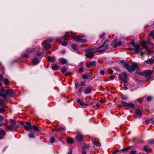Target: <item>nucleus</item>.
Returning <instances> with one entry per match:
<instances>
[{"instance_id":"1","label":"nucleus","mask_w":154,"mask_h":154,"mask_svg":"<svg viewBox=\"0 0 154 154\" xmlns=\"http://www.w3.org/2000/svg\"><path fill=\"white\" fill-rule=\"evenodd\" d=\"M14 94V91L12 89H4L2 87L0 90V96L5 99H7L8 96L13 97Z\"/></svg>"},{"instance_id":"2","label":"nucleus","mask_w":154,"mask_h":154,"mask_svg":"<svg viewBox=\"0 0 154 154\" xmlns=\"http://www.w3.org/2000/svg\"><path fill=\"white\" fill-rule=\"evenodd\" d=\"M139 74L140 75H143L146 78H147V80L148 81L152 78L154 72L152 70H146L143 72H140Z\"/></svg>"},{"instance_id":"3","label":"nucleus","mask_w":154,"mask_h":154,"mask_svg":"<svg viewBox=\"0 0 154 154\" xmlns=\"http://www.w3.org/2000/svg\"><path fill=\"white\" fill-rule=\"evenodd\" d=\"M86 85L85 81H81L80 82L79 84V82H75V88L77 89L79 88L78 89V92L80 95H81L82 92L83 91V87Z\"/></svg>"},{"instance_id":"4","label":"nucleus","mask_w":154,"mask_h":154,"mask_svg":"<svg viewBox=\"0 0 154 154\" xmlns=\"http://www.w3.org/2000/svg\"><path fill=\"white\" fill-rule=\"evenodd\" d=\"M108 40H106L100 46L97 48V51L99 53H102L104 52L107 50L108 45L106 44L108 42Z\"/></svg>"},{"instance_id":"5","label":"nucleus","mask_w":154,"mask_h":154,"mask_svg":"<svg viewBox=\"0 0 154 154\" xmlns=\"http://www.w3.org/2000/svg\"><path fill=\"white\" fill-rule=\"evenodd\" d=\"M95 53L93 49H88L86 51L85 55L87 57L92 59L94 57Z\"/></svg>"},{"instance_id":"6","label":"nucleus","mask_w":154,"mask_h":154,"mask_svg":"<svg viewBox=\"0 0 154 154\" xmlns=\"http://www.w3.org/2000/svg\"><path fill=\"white\" fill-rule=\"evenodd\" d=\"M19 127V125H10L7 126L5 128L7 131H16L17 129Z\"/></svg>"},{"instance_id":"7","label":"nucleus","mask_w":154,"mask_h":154,"mask_svg":"<svg viewBox=\"0 0 154 154\" xmlns=\"http://www.w3.org/2000/svg\"><path fill=\"white\" fill-rule=\"evenodd\" d=\"M128 77V74L126 72H122L119 75V78L120 79L124 81L125 83L126 82V79Z\"/></svg>"},{"instance_id":"8","label":"nucleus","mask_w":154,"mask_h":154,"mask_svg":"<svg viewBox=\"0 0 154 154\" xmlns=\"http://www.w3.org/2000/svg\"><path fill=\"white\" fill-rule=\"evenodd\" d=\"M93 88L91 86L88 85L84 89V92L85 94H89L92 92Z\"/></svg>"},{"instance_id":"9","label":"nucleus","mask_w":154,"mask_h":154,"mask_svg":"<svg viewBox=\"0 0 154 154\" xmlns=\"http://www.w3.org/2000/svg\"><path fill=\"white\" fill-rule=\"evenodd\" d=\"M64 36L62 38H59L60 41L58 42H60L62 45L63 46H66L68 44V42L67 39L64 38Z\"/></svg>"},{"instance_id":"10","label":"nucleus","mask_w":154,"mask_h":154,"mask_svg":"<svg viewBox=\"0 0 154 154\" xmlns=\"http://www.w3.org/2000/svg\"><path fill=\"white\" fill-rule=\"evenodd\" d=\"M64 38L67 39L68 40L70 38H74L73 34L69 32H66L64 36Z\"/></svg>"},{"instance_id":"11","label":"nucleus","mask_w":154,"mask_h":154,"mask_svg":"<svg viewBox=\"0 0 154 154\" xmlns=\"http://www.w3.org/2000/svg\"><path fill=\"white\" fill-rule=\"evenodd\" d=\"M83 37L81 35L75 37V39L77 42H86L87 40L85 39L82 38Z\"/></svg>"},{"instance_id":"12","label":"nucleus","mask_w":154,"mask_h":154,"mask_svg":"<svg viewBox=\"0 0 154 154\" xmlns=\"http://www.w3.org/2000/svg\"><path fill=\"white\" fill-rule=\"evenodd\" d=\"M121 63L122 64H123V67L125 68L129 72H130L131 71L130 68V65L129 63V62H127L126 63H125L124 62V60H121Z\"/></svg>"},{"instance_id":"13","label":"nucleus","mask_w":154,"mask_h":154,"mask_svg":"<svg viewBox=\"0 0 154 154\" xmlns=\"http://www.w3.org/2000/svg\"><path fill=\"white\" fill-rule=\"evenodd\" d=\"M26 125H23L24 129L26 131L31 129L32 128L31 124L30 122H26Z\"/></svg>"},{"instance_id":"14","label":"nucleus","mask_w":154,"mask_h":154,"mask_svg":"<svg viewBox=\"0 0 154 154\" xmlns=\"http://www.w3.org/2000/svg\"><path fill=\"white\" fill-rule=\"evenodd\" d=\"M122 105L124 107H128L131 108H133L134 107V105L131 103H128L126 102L123 101L122 102Z\"/></svg>"},{"instance_id":"15","label":"nucleus","mask_w":154,"mask_h":154,"mask_svg":"<svg viewBox=\"0 0 154 154\" xmlns=\"http://www.w3.org/2000/svg\"><path fill=\"white\" fill-rule=\"evenodd\" d=\"M26 51V52L22 55L23 57L28 58L30 54L31 53L33 52L34 50H27Z\"/></svg>"},{"instance_id":"16","label":"nucleus","mask_w":154,"mask_h":154,"mask_svg":"<svg viewBox=\"0 0 154 154\" xmlns=\"http://www.w3.org/2000/svg\"><path fill=\"white\" fill-rule=\"evenodd\" d=\"M138 67L137 64L136 63H133L131 65L130 67V69L131 70L130 72H131L132 71H134Z\"/></svg>"},{"instance_id":"17","label":"nucleus","mask_w":154,"mask_h":154,"mask_svg":"<svg viewBox=\"0 0 154 154\" xmlns=\"http://www.w3.org/2000/svg\"><path fill=\"white\" fill-rule=\"evenodd\" d=\"M43 46L45 50L49 49L51 47L50 44L46 42H44L42 43Z\"/></svg>"},{"instance_id":"18","label":"nucleus","mask_w":154,"mask_h":154,"mask_svg":"<svg viewBox=\"0 0 154 154\" xmlns=\"http://www.w3.org/2000/svg\"><path fill=\"white\" fill-rule=\"evenodd\" d=\"M145 62L146 64L151 65L154 62V58H151L148 59L147 60L145 61Z\"/></svg>"},{"instance_id":"19","label":"nucleus","mask_w":154,"mask_h":154,"mask_svg":"<svg viewBox=\"0 0 154 154\" xmlns=\"http://www.w3.org/2000/svg\"><path fill=\"white\" fill-rule=\"evenodd\" d=\"M76 140L78 141H82L84 138L83 136L81 134H79L76 136Z\"/></svg>"},{"instance_id":"20","label":"nucleus","mask_w":154,"mask_h":154,"mask_svg":"<svg viewBox=\"0 0 154 154\" xmlns=\"http://www.w3.org/2000/svg\"><path fill=\"white\" fill-rule=\"evenodd\" d=\"M135 49L134 50V54H139L140 50V47L138 45H137V46L135 47Z\"/></svg>"},{"instance_id":"21","label":"nucleus","mask_w":154,"mask_h":154,"mask_svg":"<svg viewBox=\"0 0 154 154\" xmlns=\"http://www.w3.org/2000/svg\"><path fill=\"white\" fill-rule=\"evenodd\" d=\"M49 42H58L60 41L59 38H50L48 39Z\"/></svg>"},{"instance_id":"22","label":"nucleus","mask_w":154,"mask_h":154,"mask_svg":"<svg viewBox=\"0 0 154 154\" xmlns=\"http://www.w3.org/2000/svg\"><path fill=\"white\" fill-rule=\"evenodd\" d=\"M89 146H85L82 147V154H85L87 152V150H88Z\"/></svg>"},{"instance_id":"23","label":"nucleus","mask_w":154,"mask_h":154,"mask_svg":"<svg viewBox=\"0 0 154 154\" xmlns=\"http://www.w3.org/2000/svg\"><path fill=\"white\" fill-rule=\"evenodd\" d=\"M147 45V42L145 41H142L140 43V45L145 49H147L148 48L146 46Z\"/></svg>"},{"instance_id":"24","label":"nucleus","mask_w":154,"mask_h":154,"mask_svg":"<svg viewBox=\"0 0 154 154\" xmlns=\"http://www.w3.org/2000/svg\"><path fill=\"white\" fill-rule=\"evenodd\" d=\"M32 63L35 65H36L39 63L38 59L36 58H35L33 59L32 61Z\"/></svg>"},{"instance_id":"25","label":"nucleus","mask_w":154,"mask_h":154,"mask_svg":"<svg viewBox=\"0 0 154 154\" xmlns=\"http://www.w3.org/2000/svg\"><path fill=\"white\" fill-rule=\"evenodd\" d=\"M144 150L146 152H150L151 149L149 147L148 145H146L144 146Z\"/></svg>"},{"instance_id":"26","label":"nucleus","mask_w":154,"mask_h":154,"mask_svg":"<svg viewBox=\"0 0 154 154\" xmlns=\"http://www.w3.org/2000/svg\"><path fill=\"white\" fill-rule=\"evenodd\" d=\"M135 114L138 116H141L142 115V112L139 109H137L135 111Z\"/></svg>"},{"instance_id":"27","label":"nucleus","mask_w":154,"mask_h":154,"mask_svg":"<svg viewBox=\"0 0 154 154\" xmlns=\"http://www.w3.org/2000/svg\"><path fill=\"white\" fill-rule=\"evenodd\" d=\"M6 134V132L4 129L0 130V135L4 137Z\"/></svg>"},{"instance_id":"28","label":"nucleus","mask_w":154,"mask_h":154,"mask_svg":"<svg viewBox=\"0 0 154 154\" xmlns=\"http://www.w3.org/2000/svg\"><path fill=\"white\" fill-rule=\"evenodd\" d=\"M67 141L68 143H74V140L73 139L69 137H68Z\"/></svg>"},{"instance_id":"29","label":"nucleus","mask_w":154,"mask_h":154,"mask_svg":"<svg viewBox=\"0 0 154 154\" xmlns=\"http://www.w3.org/2000/svg\"><path fill=\"white\" fill-rule=\"evenodd\" d=\"M60 60L61 63L63 64H66L67 63V60L64 58H61Z\"/></svg>"},{"instance_id":"30","label":"nucleus","mask_w":154,"mask_h":154,"mask_svg":"<svg viewBox=\"0 0 154 154\" xmlns=\"http://www.w3.org/2000/svg\"><path fill=\"white\" fill-rule=\"evenodd\" d=\"M90 66L92 67H94L96 65V61H91L89 62Z\"/></svg>"},{"instance_id":"31","label":"nucleus","mask_w":154,"mask_h":154,"mask_svg":"<svg viewBox=\"0 0 154 154\" xmlns=\"http://www.w3.org/2000/svg\"><path fill=\"white\" fill-rule=\"evenodd\" d=\"M47 59L48 61L51 62H53L54 60V58L51 57L50 56H48L47 57Z\"/></svg>"},{"instance_id":"32","label":"nucleus","mask_w":154,"mask_h":154,"mask_svg":"<svg viewBox=\"0 0 154 154\" xmlns=\"http://www.w3.org/2000/svg\"><path fill=\"white\" fill-rule=\"evenodd\" d=\"M10 122L11 125H17L16 124V121L13 119H10Z\"/></svg>"},{"instance_id":"33","label":"nucleus","mask_w":154,"mask_h":154,"mask_svg":"<svg viewBox=\"0 0 154 154\" xmlns=\"http://www.w3.org/2000/svg\"><path fill=\"white\" fill-rule=\"evenodd\" d=\"M51 68H52V69L53 70H58L59 69V67L57 65H55L52 66Z\"/></svg>"},{"instance_id":"34","label":"nucleus","mask_w":154,"mask_h":154,"mask_svg":"<svg viewBox=\"0 0 154 154\" xmlns=\"http://www.w3.org/2000/svg\"><path fill=\"white\" fill-rule=\"evenodd\" d=\"M32 128L35 131H38L39 130V127H38L36 126L35 125H32Z\"/></svg>"},{"instance_id":"35","label":"nucleus","mask_w":154,"mask_h":154,"mask_svg":"<svg viewBox=\"0 0 154 154\" xmlns=\"http://www.w3.org/2000/svg\"><path fill=\"white\" fill-rule=\"evenodd\" d=\"M72 48L75 51H77L78 50V48L77 46L75 45H72Z\"/></svg>"},{"instance_id":"36","label":"nucleus","mask_w":154,"mask_h":154,"mask_svg":"<svg viewBox=\"0 0 154 154\" xmlns=\"http://www.w3.org/2000/svg\"><path fill=\"white\" fill-rule=\"evenodd\" d=\"M153 118H151L150 119H149L146 120L145 121V123L146 124H148L150 122L151 123V122L152 120H153Z\"/></svg>"},{"instance_id":"37","label":"nucleus","mask_w":154,"mask_h":154,"mask_svg":"<svg viewBox=\"0 0 154 154\" xmlns=\"http://www.w3.org/2000/svg\"><path fill=\"white\" fill-rule=\"evenodd\" d=\"M131 148H132V147L129 146L128 147L123 148V149H122L121 151H124V152L126 151L129 150V149H131Z\"/></svg>"},{"instance_id":"38","label":"nucleus","mask_w":154,"mask_h":154,"mask_svg":"<svg viewBox=\"0 0 154 154\" xmlns=\"http://www.w3.org/2000/svg\"><path fill=\"white\" fill-rule=\"evenodd\" d=\"M90 74H89V75H88L86 74H84L82 75V78L84 79H88V77L89 76Z\"/></svg>"},{"instance_id":"39","label":"nucleus","mask_w":154,"mask_h":154,"mask_svg":"<svg viewBox=\"0 0 154 154\" xmlns=\"http://www.w3.org/2000/svg\"><path fill=\"white\" fill-rule=\"evenodd\" d=\"M29 136L30 138H35V136L32 133H30L29 134Z\"/></svg>"},{"instance_id":"40","label":"nucleus","mask_w":154,"mask_h":154,"mask_svg":"<svg viewBox=\"0 0 154 154\" xmlns=\"http://www.w3.org/2000/svg\"><path fill=\"white\" fill-rule=\"evenodd\" d=\"M150 35L154 39V30L151 31L150 33Z\"/></svg>"},{"instance_id":"41","label":"nucleus","mask_w":154,"mask_h":154,"mask_svg":"<svg viewBox=\"0 0 154 154\" xmlns=\"http://www.w3.org/2000/svg\"><path fill=\"white\" fill-rule=\"evenodd\" d=\"M3 81L5 84L7 85L9 82V80L7 78L4 79H3Z\"/></svg>"},{"instance_id":"42","label":"nucleus","mask_w":154,"mask_h":154,"mask_svg":"<svg viewBox=\"0 0 154 154\" xmlns=\"http://www.w3.org/2000/svg\"><path fill=\"white\" fill-rule=\"evenodd\" d=\"M5 99L3 100L0 99V106L4 105L5 101Z\"/></svg>"},{"instance_id":"43","label":"nucleus","mask_w":154,"mask_h":154,"mask_svg":"<svg viewBox=\"0 0 154 154\" xmlns=\"http://www.w3.org/2000/svg\"><path fill=\"white\" fill-rule=\"evenodd\" d=\"M66 70H67V69L65 66H63L61 69V72L63 73H64Z\"/></svg>"},{"instance_id":"44","label":"nucleus","mask_w":154,"mask_h":154,"mask_svg":"<svg viewBox=\"0 0 154 154\" xmlns=\"http://www.w3.org/2000/svg\"><path fill=\"white\" fill-rule=\"evenodd\" d=\"M94 144L96 145L97 146H99L100 145L99 142L98 140L94 141Z\"/></svg>"},{"instance_id":"45","label":"nucleus","mask_w":154,"mask_h":154,"mask_svg":"<svg viewBox=\"0 0 154 154\" xmlns=\"http://www.w3.org/2000/svg\"><path fill=\"white\" fill-rule=\"evenodd\" d=\"M51 143H53L55 142V139L54 137H51L50 138Z\"/></svg>"},{"instance_id":"46","label":"nucleus","mask_w":154,"mask_h":154,"mask_svg":"<svg viewBox=\"0 0 154 154\" xmlns=\"http://www.w3.org/2000/svg\"><path fill=\"white\" fill-rule=\"evenodd\" d=\"M130 44L133 47H135L137 45H135V42L134 41H132L130 43Z\"/></svg>"},{"instance_id":"47","label":"nucleus","mask_w":154,"mask_h":154,"mask_svg":"<svg viewBox=\"0 0 154 154\" xmlns=\"http://www.w3.org/2000/svg\"><path fill=\"white\" fill-rule=\"evenodd\" d=\"M147 44H149L150 45H153V44L152 43L150 42V40H148L146 42Z\"/></svg>"},{"instance_id":"48","label":"nucleus","mask_w":154,"mask_h":154,"mask_svg":"<svg viewBox=\"0 0 154 154\" xmlns=\"http://www.w3.org/2000/svg\"><path fill=\"white\" fill-rule=\"evenodd\" d=\"M146 49V53L148 55H149V54H150L151 53V51L149 49Z\"/></svg>"},{"instance_id":"49","label":"nucleus","mask_w":154,"mask_h":154,"mask_svg":"<svg viewBox=\"0 0 154 154\" xmlns=\"http://www.w3.org/2000/svg\"><path fill=\"white\" fill-rule=\"evenodd\" d=\"M77 102L79 103L81 106H83L84 104L82 103L81 100L80 99H78L77 100Z\"/></svg>"},{"instance_id":"50","label":"nucleus","mask_w":154,"mask_h":154,"mask_svg":"<svg viewBox=\"0 0 154 154\" xmlns=\"http://www.w3.org/2000/svg\"><path fill=\"white\" fill-rule=\"evenodd\" d=\"M122 42L120 41H118L116 43V47L117 46H120L121 45Z\"/></svg>"},{"instance_id":"51","label":"nucleus","mask_w":154,"mask_h":154,"mask_svg":"<svg viewBox=\"0 0 154 154\" xmlns=\"http://www.w3.org/2000/svg\"><path fill=\"white\" fill-rule=\"evenodd\" d=\"M108 69V71L110 74H112L113 73V71L111 69L109 68Z\"/></svg>"},{"instance_id":"52","label":"nucleus","mask_w":154,"mask_h":154,"mask_svg":"<svg viewBox=\"0 0 154 154\" xmlns=\"http://www.w3.org/2000/svg\"><path fill=\"white\" fill-rule=\"evenodd\" d=\"M5 109L3 108H0V112L1 113H3L5 112Z\"/></svg>"},{"instance_id":"53","label":"nucleus","mask_w":154,"mask_h":154,"mask_svg":"<svg viewBox=\"0 0 154 154\" xmlns=\"http://www.w3.org/2000/svg\"><path fill=\"white\" fill-rule=\"evenodd\" d=\"M137 152V151L136 150H133L131 151L130 153V154H136V153Z\"/></svg>"},{"instance_id":"54","label":"nucleus","mask_w":154,"mask_h":154,"mask_svg":"<svg viewBox=\"0 0 154 154\" xmlns=\"http://www.w3.org/2000/svg\"><path fill=\"white\" fill-rule=\"evenodd\" d=\"M40 51V50L36 53V55L38 56H40L42 54L41 53V52H39V51Z\"/></svg>"},{"instance_id":"55","label":"nucleus","mask_w":154,"mask_h":154,"mask_svg":"<svg viewBox=\"0 0 154 154\" xmlns=\"http://www.w3.org/2000/svg\"><path fill=\"white\" fill-rule=\"evenodd\" d=\"M84 71V69H83L82 68H80L79 69V72H83Z\"/></svg>"},{"instance_id":"56","label":"nucleus","mask_w":154,"mask_h":154,"mask_svg":"<svg viewBox=\"0 0 154 154\" xmlns=\"http://www.w3.org/2000/svg\"><path fill=\"white\" fill-rule=\"evenodd\" d=\"M152 97L150 96L148 97L147 98V100L148 101H150L152 99Z\"/></svg>"},{"instance_id":"57","label":"nucleus","mask_w":154,"mask_h":154,"mask_svg":"<svg viewBox=\"0 0 154 154\" xmlns=\"http://www.w3.org/2000/svg\"><path fill=\"white\" fill-rule=\"evenodd\" d=\"M71 74V72H67L65 74V76H70Z\"/></svg>"},{"instance_id":"58","label":"nucleus","mask_w":154,"mask_h":154,"mask_svg":"<svg viewBox=\"0 0 154 154\" xmlns=\"http://www.w3.org/2000/svg\"><path fill=\"white\" fill-rule=\"evenodd\" d=\"M136 101L140 103H141L142 102L141 99L140 98L137 99L136 100Z\"/></svg>"},{"instance_id":"59","label":"nucleus","mask_w":154,"mask_h":154,"mask_svg":"<svg viewBox=\"0 0 154 154\" xmlns=\"http://www.w3.org/2000/svg\"><path fill=\"white\" fill-rule=\"evenodd\" d=\"M4 119L3 116H0V122L2 121Z\"/></svg>"},{"instance_id":"60","label":"nucleus","mask_w":154,"mask_h":154,"mask_svg":"<svg viewBox=\"0 0 154 154\" xmlns=\"http://www.w3.org/2000/svg\"><path fill=\"white\" fill-rule=\"evenodd\" d=\"M115 77L113 75H110L109 77V78L111 80H113L114 79Z\"/></svg>"},{"instance_id":"61","label":"nucleus","mask_w":154,"mask_h":154,"mask_svg":"<svg viewBox=\"0 0 154 154\" xmlns=\"http://www.w3.org/2000/svg\"><path fill=\"white\" fill-rule=\"evenodd\" d=\"M86 66L87 67L89 68L90 66H90V63H86Z\"/></svg>"},{"instance_id":"62","label":"nucleus","mask_w":154,"mask_h":154,"mask_svg":"<svg viewBox=\"0 0 154 154\" xmlns=\"http://www.w3.org/2000/svg\"><path fill=\"white\" fill-rule=\"evenodd\" d=\"M148 143L150 144H153L154 143V141L153 140H151L149 141L148 142Z\"/></svg>"},{"instance_id":"63","label":"nucleus","mask_w":154,"mask_h":154,"mask_svg":"<svg viewBox=\"0 0 154 154\" xmlns=\"http://www.w3.org/2000/svg\"><path fill=\"white\" fill-rule=\"evenodd\" d=\"M100 73L101 75H104V73H105V72H104V71H103V70H101V71H100Z\"/></svg>"},{"instance_id":"64","label":"nucleus","mask_w":154,"mask_h":154,"mask_svg":"<svg viewBox=\"0 0 154 154\" xmlns=\"http://www.w3.org/2000/svg\"><path fill=\"white\" fill-rule=\"evenodd\" d=\"M104 33H103L102 34H101L100 35V38H102L104 36Z\"/></svg>"}]
</instances>
